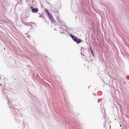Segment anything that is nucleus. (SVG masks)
<instances>
[{
	"instance_id": "1",
	"label": "nucleus",
	"mask_w": 129,
	"mask_h": 129,
	"mask_svg": "<svg viewBox=\"0 0 129 129\" xmlns=\"http://www.w3.org/2000/svg\"><path fill=\"white\" fill-rule=\"evenodd\" d=\"M70 35L74 41L76 42L77 44H79L81 42V40L75 37L74 35H73L71 34H70Z\"/></svg>"
},
{
	"instance_id": "2",
	"label": "nucleus",
	"mask_w": 129,
	"mask_h": 129,
	"mask_svg": "<svg viewBox=\"0 0 129 129\" xmlns=\"http://www.w3.org/2000/svg\"><path fill=\"white\" fill-rule=\"evenodd\" d=\"M30 8L31 9V11L33 13L37 12L38 9L37 8H34L31 7H30Z\"/></svg>"
},
{
	"instance_id": "3",
	"label": "nucleus",
	"mask_w": 129,
	"mask_h": 129,
	"mask_svg": "<svg viewBox=\"0 0 129 129\" xmlns=\"http://www.w3.org/2000/svg\"><path fill=\"white\" fill-rule=\"evenodd\" d=\"M48 16L50 20L52 22H53L54 21V20L52 16L50 14L48 15Z\"/></svg>"
},
{
	"instance_id": "4",
	"label": "nucleus",
	"mask_w": 129,
	"mask_h": 129,
	"mask_svg": "<svg viewBox=\"0 0 129 129\" xmlns=\"http://www.w3.org/2000/svg\"><path fill=\"white\" fill-rule=\"evenodd\" d=\"M45 11L47 13V15H48L50 14L49 11H48V10H47L46 9L45 10Z\"/></svg>"
},
{
	"instance_id": "5",
	"label": "nucleus",
	"mask_w": 129,
	"mask_h": 129,
	"mask_svg": "<svg viewBox=\"0 0 129 129\" xmlns=\"http://www.w3.org/2000/svg\"><path fill=\"white\" fill-rule=\"evenodd\" d=\"M90 50H91V53H92V55H93V51L92 50V48H91V47H90Z\"/></svg>"
}]
</instances>
